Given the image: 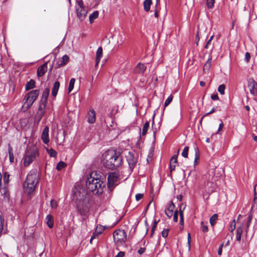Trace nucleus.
Returning <instances> with one entry per match:
<instances>
[{"instance_id": "obj_1", "label": "nucleus", "mask_w": 257, "mask_h": 257, "mask_svg": "<svg viewBox=\"0 0 257 257\" xmlns=\"http://www.w3.org/2000/svg\"><path fill=\"white\" fill-rule=\"evenodd\" d=\"M73 200L75 201L78 212L80 215L86 217L89 209V198L87 192L79 186L73 190Z\"/></svg>"}, {"instance_id": "obj_2", "label": "nucleus", "mask_w": 257, "mask_h": 257, "mask_svg": "<svg viewBox=\"0 0 257 257\" xmlns=\"http://www.w3.org/2000/svg\"><path fill=\"white\" fill-rule=\"evenodd\" d=\"M122 157L115 152H106L103 154L102 162L105 167L114 169L119 167L122 162Z\"/></svg>"}, {"instance_id": "obj_3", "label": "nucleus", "mask_w": 257, "mask_h": 257, "mask_svg": "<svg viewBox=\"0 0 257 257\" xmlns=\"http://www.w3.org/2000/svg\"><path fill=\"white\" fill-rule=\"evenodd\" d=\"M92 173L89 174L86 181V186L87 189L94 194L101 193L102 192L104 183L102 180L98 178H95L92 176Z\"/></svg>"}, {"instance_id": "obj_4", "label": "nucleus", "mask_w": 257, "mask_h": 257, "mask_svg": "<svg viewBox=\"0 0 257 257\" xmlns=\"http://www.w3.org/2000/svg\"><path fill=\"white\" fill-rule=\"evenodd\" d=\"M38 154L37 149L33 147L28 149L25 152L23 158V165L25 167L29 166L36 159Z\"/></svg>"}, {"instance_id": "obj_5", "label": "nucleus", "mask_w": 257, "mask_h": 257, "mask_svg": "<svg viewBox=\"0 0 257 257\" xmlns=\"http://www.w3.org/2000/svg\"><path fill=\"white\" fill-rule=\"evenodd\" d=\"M39 95V91L38 90H33L28 93L24 99L23 109L26 110L30 108L38 98Z\"/></svg>"}, {"instance_id": "obj_6", "label": "nucleus", "mask_w": 257, "mask_h": 257, "mask_svg": "<svg viewBox=\"0 0 257 257\" xmlns=\"http://www.w3.org/2000/svg\"><path fill=\"white\" fill-rule=\"evenodd\" d=\"M113 235L117 245H122L126 240V233L124 230H116L113 232Z\"/></svg>"}, {"instance_id": "obj_7", "label": "nucleus", "mask_w": 257, "mask_h": 257, "mask_svg": "<svg viewBox=\"0 0 257 257\" xmlns=\"http://www.w3.org/2000/svg\"><path fill=\"white\" fill-rule=\"evenodd\" d=\"M75 8L77 17L80 21H83L87 13V10L83 6V1H76Z\"/></svg>"}, {"instance_id": "obj_8", "label": "nucleus", "mask_w": 257, "mask_h": 257, "mask_svg": "<svg viewBox=\"0 0 257 257\" xmlns=\"http://www.w3.org/2000/svg\"><path fill=\"white\" fill-rule=\"evenodd\" d=\"M119 179L118 173L112 172L109 174L107 178V187L110 191L118 184Z\"/></svg>"}, {"instance_id": "obj_9", "label": "nucleus", "mask_w": 257, "mask_h": 257, "mask_svg": "<svg viewBox=\"0 0 257 257\" xmlns=\"http://www.w3.org/2000/svg\"><path fill=\"white\" fill-rule=\"evenodd\" d=\"M124 154L129 165L131 173L136 164L137 158L135 157L134 153L133 152L125 151L124 152Z\"/></svg>"}, {"instance_id": "obj_10", "label": "nucleus", "mask_w": 257, "mask_h": 257, "mask_svg": "<svg viewBox=\"0 0 257 257\" xmlns=\"http://www.w3.org/2000/svg\"><path fill=\"white\" fill-rule=\"evenodd\" d=\"M247 86L250 93L254 96L257 94V83L252 78L247 80Z\"/></svg>"}, {"instance_id": "obj_11", "label": "nucleus", "mask_w": 257, "mask_h": 257, "mask_svg": "<svg viewBox=\"0 0 257 257\" xmlns=\"http://www.w3.org/2000/svg\"><path fill=\"white\" fill-rule=\"evenodd\" d=\"M206 178L207 180L205 183V185L208 187H212L217 179V177L215 176L213 171H210L208 176H207Z\"/></svg>"}, {"instance_id": "obj_12", "label": "nucleus", "mask_w": 257, "mask_h": 257, "mask_svg": "<svg viewBox=\"0 0 257 257\" xmlns=\"http://www.w3.org/2000/svg\"><path fill=\"white\" fill-rule=\"evenodd\" d=\"M39 182V176L37 173L29 174L25 181L26 183H30L35 186H37Z\"/></svg>"}, {"instance_id": "obj_13", "label": "nucleus", "mask_w": 257, "mask_h": 257, "mask_svg": "<svg viewBox=\"0 0 257 257\" xmlns=\"http://www.w3.org/2000/svg\"><path fill=\"white\" fill-rule=\"evenodd\" d=\"M47 104V103H44V102L40 101L38 111L37 113V116L39 117V120L42 118L45 112V108L46 107Z\"/></svg>"}, {"instance_id": "obj_14", "label": "nucleus", "mask_w": 257, "mask_h": 257, "mask_svg": "<svg viewBox=\"0 0 257 257\" xmlns=\"http://www.w3.org/2000/svg\"><path fill=\"white\" fill-rule=\"evenodd\" d=\"M87 122L89 123H93L96 120V113L93 108L89 109L86 116Z\"/></svg>"}, {"instance_id": "obj_15", "label": "nucleus", "mask_w": 257, "mask_h": 257, "mask_svg": "<svg viewBox=\"0 0 257 257\" xmlns=\"http://www.w3.org/2000/svg\"><path fill=\"white\" fill-rule=\"evenodd\" d=\"M104 228L102 225H97L96 227L95 231L93 232V235L91 237L90 239V242L92 243V241L93 239L97 238L98 235L102 233L104 231Z\"/></svg>"}, {"instance_id": "obj_16", "label": "nucleus", "mask_w": 257, "mask_h": 257, "mask_svg": "<svg viewBox=\"0 0 257 257\" xmlns=\"http://www.w3.org/2000/svg\"><path fill=\"white\" fill-rule=\"evenodd\" d=\"M49 127L46 126L44 130H43L41 135V139L43 142L45 144H48L50 141L49 138Z\"/></svg>"}, {"instance_id": "obj_17", "label": "nucleus", "mask_w": 257, "mask_h": 257, "mask_svg": "<svg viewBox=\"0 0 257 257\" xmlns=\"http://www.w3.org/2000/svg\"><path fill=\"white\" fill-rule=\"evenodd\" d=\"M175 205L173 202H170L168 205L165 209V214L169 217L170 218L173 214Z\"/></svg>"}, {"instance_id": "obj_18", "label": "nucleus", "mask_w": 257, "mask_h": 257, "mask_svg": "<svg viewBox=\"0 0 257 257\" xmlns=\"http://www.w3.org/2000/svg\"><path fill=\"white\" fill-rule=\"evenodd\" d=\"M47 70V63H45L37 69V75L38 77H41L44 75Z\"/></svg>"}, {"instance_id": "obj_19", "label": "nucleus", "mask_w": 257, "mask_h": 257, "mask_svg": "<svg viewBox=\"0 0 257 257\" xmlns=\"http://www.w3.org/2000/svg\"><path fill=\"white\" fill-rule=\"evenodd\" d=\"M24 186L25 191L28 194H31L32 192H33L35 190L36 187L32 184L26 182H25Z\"/></svg>"}, {"instance_id": "obj_20", "label": "nucleus", "mask_w": 257, "mask_h": 257, "mask_svg": "<svg viewBox=\"0 0 257 257\" xmlns=\"http://www.w3.org/2000/svg\"><path fill=\"white\" fill-rule=\"evenodd\" d=\"M145 71V66L144 64L139 63L135 69L136 73L143 75Z\"/></svg>"}, {"instance_id": "obj_21", "label": "nucleus", "mask_w": 257, "mask_h": 257, "mask_svg": "<svg viewBox=\"0 0 257 257\" xmlns=\"http://www.w3.org/2000/svg\"><path fill=\"white\" fill-rule=\"evenodd\" d=\"M177 156L175 155L173 156H172L171 159L170 165V169L171 171H172L173 170H175L176 164H177Z\"/></svg>"}, {"instance_id": "obj_22", "label": "nucleus", "mask_w": 257, "mask_h": 257, "mask_svg": "<svg viewBox=\"0 0 257 257\" xmlns=\"http://www.w3.org/2000/svg\"><path fill=\"white\" fill-rule=\"evenodd\" d=\"M49 91L50 90L48 88H46L44 89L41 99V102L47 103V99L49 94Z\"/></svg>"}, {"instance_id": "obj_23", "label": "nucleus", "mask_w": 257, "mask_h": 257, "mask_svg": "<svg viewBox=\"0 0 257 257\" xmlns=\"http://www.w3.org/2000/svg\"><path fill=\"white\" fill-rule=\"evenodd\" d=\"M60 87V83L59 81H56L53 85L52 90V94L54 97H55L57 94L58 91L59 90Z\"/></svg>"}, {"instance_id": "obj_24", "label": "nucleus", "mask_w": 257, "mask_h": 257, "mask_svg": "<svg viewBox=\"0 0 257 257\" xmlns=\"http://www.w3.org/2000/svg\"><path fill=\"white\" fill-rule=\"evenodd\" d=\"M99 12L97 11H94L92 14H90L89 17L90 23H92L94 20L98 17Z\"/></svg>"}, {"instance_id": "obj_25", "label": "nucleus", "mask_w": 257, "mask_h": 257, "mask_svg": "<svg viewBox=\"0 0 257 257\" xmlns=\"http://www.w3.org/2000/svg\"><path fill=\"white\" fill-rule=\"evenodd\" d=\"M35 86V82L34 80L31 79L28 82L25 86L26 90H29L33 89Z\"/></svg>"}, {"instance_id": "obj_26", "label": "nucleus", "mask_w": 257, "mask_h": 257, "mask_svg": "<svg viewBox=\"0 0 257 257\" xmlns=\"http://www.w3.org/2000/svg\"><path fill=\"white\" fill-rule=\"evenodd\" d=\"M46 223H47V224L48 225V226L50 228H52L53 226V224H54L52 216L50 214L47 215V216L46 217Z\"/></svg>"}, {"instance_id": "obj_27", "label": "nucleus", "mask_w": 257, "mask_h": 257, "mask_svg": "<svg viewBox=\"0 0 257 257\" xmlns=\"http://www.w3.org/2000/svg\"><path fill=\"white\" fill-rule=\"evenodd\" d=\"M242 232H243V230H242V228L241 226L238 227L237 228L236 238V240L238 241H240L241 240Z\"/></svg>"}, {"instance_id": "obj_28", "label": "nucleus", "mask_w": 257, "mask_h": 257, "mask_svg": "<svg viewBox=\"0 0 257 257\" xmlns=\"http://www.w3.org/2000/svg\"><path fill=\"white\" fill-rule=\"evenodd\" d=\"M8 153H9V155L10 161L11 163L14 162V154L13 153V149L11 147V146H10V145H9Z\"/></svg>"}, {"instance_id": "obj_29", "label": "nucleus", "mask_w": 257, "mask_h": 257, "mask_svg": "<svg viewBox=\"0 0 257 257\" xmlns=\"http://www.w3.org/2000/svg\"><path fill=\"white\" fill-rule=\"evenodd\" d=\"M218 218V215L217 214H213L210 218V223L212 226H213L215 223L216 221Z\"/></svg>"}, {"instance_id": "obj_30", "label": "nucleus", "mask_w": 257, "mask_h": 257, "mask_svg": "<svg viewBox=\"0 0 257 257\" xmlns=\"http://www.w3.org/2000/svg\"><path fill=\"white\" fill-rule=\"evenodd\" d=\"M102 51H103V50H102V47H100L97 49L96 53V59H98V60L101 59V58L102 57Z\"/></svg>"}, {"instance_id": "obj_31", "label": "nucleus", "mask_w": 257, "mask_h": 257, "mask_svg": "<svg viewBox=\"0 0 257 257\" xmlns=\"http://www.w3.org/2000/svg\"><path fill=\"white\" fill-rule=\"evenodd\" d=\"M153 152L154 148L152 147L150 150V152L148 155V158L147 159V161L148 162V163H150V162L152 161V158L153 156Z\"/></svg>"}, {"instance_id": "obj_32", "label": "nucleus", "mask_w": 257, "mask_h": 257, "mask_svg": "<svg viewBox=\"0 0 257 257\" xmlns=\"http://www.w3.org/2000/svg\"><path fill=\"white\" fill-rule=\"evenodd\" d=\"M75 82V79L74 78H71L69 82V87H68V91L70 92L74 88V83Z\"/></svg>"}, {"instance_id": "obj_33", "label": "nucleus", "mask_w": 257, "mask_h": 257, "mask_svg": "<svg viewBox=\"0 0 257 257\" xmlns=\"http://www.w3.org/2000/svg\"><path fill=\"white\" fill-rule=\"evenodd\" d=\"M194 151H195V154L194 163H195V164H197V160L199 159V158L200 153H199V149L197 147L195 148Z\"/></svg>"}, {"instance_id": "obj_34", "label": "nucleus", "mask_w": 257, "mask_h": 257, "mask_svg": "<svg viewBox=\"0 0 257 257\" xmlns=\"http://www.w3.org/2000/svg\"><path fill=\"white\" fill-rule=\"evenodd\" d=\"M47 153L51 157H55L57 155V152L53 149H47Z\"/></svg>"}, {"instance_id": "obj_35", "label": "nucleus", "mask_w": 257, "mask_h": 257, "mask_svg": "<svg viewBox=\"0 0 257 257\" xmlns=\"http://www.w3.org/2000/svg\"><path fill=\"white\" fill-rule=\"evenodd\" d=\"M62 62L60 64V65L61 66H63V65H66V64L68 62V61H69V57L68 55H64L62 58Z\"/></svg>"}, {"instance_id": "obj_36", "label": "nucleus", "mask_w": 257, "mask_h": 257, "mask_svg": "<svg viewBox=\"0 0 257 257\" xmlns=\"http://www.w3.org/2000/svg\"><path fill=\"white\" fill-rule=\"evenodd\" d=\"M225 89V86L224 84L220 85L218 87V92L221 94L223 95L224 94V91Z\"/></svg>"}, {"instance_id": "obj_37", "label": "nucleus", "mask_w": 257, "mask_h": 257, "mask_svg": "<svg viewBox=\"0 0 257 257\" xmlns=\"http://www.w3.org/2000/svg\"><path fill=\"white\" fill-rule=\"evenodd\" d=\"M173 97L172 95H170L167 98V99L165 101V103H164L165 107H166L168 105H169V104L172 102V101L173 100Z\"/></svg>"}, {"instance_id": "obj_38", "label": "nucleus", "mask_w": 257, "mask_h": 257, "mask_svg": "<svg viewBox=\"0 0 257 257\" xmlns=\"http://www.w3.org/2000/svg\"><path fill=\"white\" fill-rule=\"evenodd\" d=\"M66 166V164L63 162H60L58 163L56 169L58 170H61L62 168H64Z\"/></svg>"}, {"instance_id": "obj_39", "label": "nucleus", "mask_w": 257, "mask_h": 257, "mask_svg": "<svg viewBox=\"0 0 257 257\" xmlns=\"http://www.w3.org/2000/svg\"><path fill=\"white\" fill-rule=\"evenodd\" d=\"M188 151H189V147L187 146L185 147L184 148L183 152L182 153V156L184 157V158H187Z\"/></svg>"}, {"instance_id": "obj_40", "label": "nucleus", "mask_w": 257, "mask_h": 257, "mask_svg": "<svg viewBox=\"0 0 257 257\" xmlns=\"http://www.w3.org/2000/svg\"><path fill=\"white\" fill-rule=\"evenodd\" d=\"M211 59L209 58L205 65H204V69H209L211 66Z\"/></svg>"}, {"instance_id": "obj_41", "label": "nucleus", "mask_w": 257, "mask_h": 257, "mask_svg": "<svg viewBox=\"0 0 257 257\" xmlns=\"http://www.w3.org/2000/svg\"><path fill=\"white\" fill-rule=\"evenodd\" d=\"M201 225L202 231L204 232H207L208 230L207 225L205 224V223L203 222H201Z\"/></svg>"}, {"instance_id": "obj_42", "label": "nucleus", "mask_w": 257, "mask_h": 257, "mask_svg": "<svg viewBox=\"0 0 257 257\" xmlns=\"http://www.w3.org/2000/svg\"><path fill=\"white\" fill-rule=\"evenodd\" d=\"M214 4V1H206V6L209 9L213 8Z\"/></svg>"}, {"instance_id": "obj_43", "label": "nucleus", "mask_w": 257, "mask_h": 257, "mask_svg": "<svg viewBox=\"0 0 257 257\" xmlns=\"http://www.w3.org/2000/svg\"><path fill=\"white\" fill-rule=\"evenodd\" d=\"M169 229H164L162 231V235L164 237H167L168 235Z\"/></svg>"}, {"instance_id": "obj_44", "label": "nucleus", "mask_w": 257, "mask_h": 257, "mask_svg": "<svg viewBox=\"0 0 257 257\" xmlns=\"http://www.w3.org/2000/svg\"><path fill=\"white\" fill-rule=\"evenodd\" d=\"M50 205L52 208H56L57 207V202L54 200H52L50 202Z\"/></svg>"}, {"instance_id": "obj_45", "label": "nucleus", "mask_w": 257, "mask_h": 257, "mask_svg": "<svg viewBox=\"0 0 257 257\" xmlns=\"http://www.w3.org/2000/svg\"><path fill=\"white\" fill-rule=\"evenodd\" d=\"M250 58V55L249 52H246L245 54L244 60L246 62H248Z\"/></svg>"}, {"instance_id": "obj_46", "label": "nucleus", "mask_w": 257, "mask_h": 257, "mask_svg": "<svg viewBox=\"0 0 257 257\" xmlns=\"http://www.w3.org/2000/svg\"><path fill=\"white\" fill-rule=\"evenodd\" d=\"M254 201L255 202L257 199V184H256L254 187Z\"/></svg>"}, {"instance_id": "obj_47", "label": "nucleus", "mask_w": 257, "mask_h": 257, "mask_svg": "<svg viewBox=\"0 0 257 257\" xmlns=\"http://www.w3.org/2000/svg\"><path fill=\"white\" fill-rule=\"evenodd\" d=\"M143 194H137L136 195V199L137 201H138L143 198Z\"/></svg>"}, {"instance_id": "obj_48", "label": "nucleus", "mask_w": 257, "mask_h": 257, "mask_svg": "<svg viewBox=\"0 0 257 257\" xmlns=\"http://www.w3.org/2000/svg\"><path fill=\"white\" fill-rule=\"evenodd\" d=\"M152 4V1H146V11H148L150 9V6Z\"/></svg>"}, {"instance_id": "obj_49", "label": "nucleus", "mask_w": 257, "mask_h": 257, "mask_svg": "<svg viewBox=\"0 0 257 257\" xmlns=\"http://www.w3.org/2000/svg\"><path fill=\"white\" fill-rule=\"evenodd\" d=\"M178 212L177 211H175L173 214V220L175 222H177L178 221Z\"/></svg>"}, {"instance_id": "obj_50", "label": "nucleus", "mask_w": 257, "mask_h": 257, "mask_svg": "<svg viewBox=\"0 0 257 257\" xmlns=\"http://www.w3.org/2000/svg\"><path fill=\"white\" fill-rule=\"evenodd\" d=\"M223 246V243H222L220 245V246L218 250V254L219 255H221V254H222Z\"/></svg>"}, {"instance_id": "obj_51", "label": "nucleus", "mask_w": 257, "mask_h": 257, "mask_svg": "<svg viewBox=\"0 0 257 257\" xmlns=\"http://www.w3.org/2000/svg\"><path fill=\"white\" fill-rule=\"evenodd\" d=\"M248 221L247 222V223H246V229H248L249 225H250V222H251V219H252V217L251 215H249L248 216Z\"/></svg>"}, {"instance_id": "obj_52", "label": "nucleus", "mask_w": 257, "mask_h": 257, "mask_svg": "<svg viewBox=\"0 0 257 257\" xmlns=\"http://www.w3.org/2000/svg\"><path fill=\"white\" fill-rule=\"evenodd\" d=\"M215 108H212V109L210 110V111H209V112H208V113H206L205 114H204V115H203V116L201 118V121L202 120L204 116H207V115H208L209 114H211V113H212L214 112H215Z\"/></svg>"}, {"instance_id": "obj_53", "label": "nucleus", "mask_w": 257, "mask_h": 257, "mask_svg": "<svg viewBox=\"0 0 257 257\" xmlns=\"http://www.w3.org/2000/svg\"><path fill=\"white\" fill-rule=\"evenodd\" d=\"M211 98L213 100H217L219 99L217 94H213L211 96Z\"/></svg>"}, {"instance_id": "obj_54", "label": "nucleus", "mask_w": 257, "mask_h": 257, "mask_svg": "<svg viewBox=\"0 0 257 257\" xmlns=\"http://www.w3.org/2000/svg\"><path fill=\"white\" fill-rule=\"evenodd\" d=\"M235 222H234V220L231 223V225H230V231L231 232H233V231L235 229Z\"/></svg>"}, {"instance_id": "obj_55", "label": "nucleus", "mask_w": 257, "mask_h": 257, "mask_svg": "<svg viewBox=\"0 0 257 257\" xmlns=\"http://www.w3.org/2000/svg\"><path fill=\"white\" fill-rule=\"evenodd\" d=\"M187 239H188V246H189V248H190V242H191V235H190V233H188V237H187Z\"/></svg>"}, {"instance_id": "obj_56", "label": "nucleus", "mask_w": 257, "mask_h": 257, "mask_svg": "<svg viewBox=\"0 0 257 257\" xmlns=\"http://www.w3.org/2000/svg\"><path fill=\"white\" fill-rule=\"evenodd\" d=\"M145 252V248H143V247H141L140 248L138 251V252L140 254H142L144 252Z\"/></svg>"}, {"instance_id": "obj_57", "label": "nucleus", "mask_w": 257, "mask_h": 257, "mask_svg": "<svg viewBox=\"0 0 257 257\" xmlns=\"http://www.w3.org/2000/svg\"><path fill=\"white\" fill-rule=\"evenodd\" d=\"M223 127V123L221 121V122L220 123V124L219 125V127H218V129L217 133H218L221 130V129Z\"/></svg>"}, {"instance_id": "obj_58", "label": "nucleus", "mask_w": 257, "mask_h": 257, "mask_svg": "<svg viewBox=\"0 0 257 257\" xmlns=\"http://www.w3.org/2000/svg\"><path fill=\"white\" fill-rule=\"evenodd\" d=\"M124 255V253L122 251H120L118 252V253L117 254L116 257H123Z\"/></svg>"}, {"instance_id": "obj_59", "label": "nucleus", "mask_w": 257, "mask_h": 257, "mask_svg": "<svg viewBox=\"0 0 257 257\" xmlns=\"http://www.w3.org/2000/svg\"><path fill=\"white\" fill-rule=\"evenodd\" d=\"M157 222L156 221H155L154 222L153 225L152 226V232H154V231L155 230L156 226H157Z\"/></svg>"}, {"instance_id": "obj_60", "label": "nucleus", "mask_w": 257, "mask_h": 257, "mask_svg": "<svg viewBox=\"0 0 257 257\" xmlns=\"http://www.w3.org/2000/svg\"><path fill=\"white\" fill-rule=\"evenodd\" d=\"M212 41L211 40H208L207 42L206 45L205 46V48L208 49L209 48V45L211 43Z\"/></svg>"}, {"instance_id": "obj_61", "label": "nucleus", "mask_w": 257, "mask_h": 257, "mask_svg": "<svg viewBox=\"0 0 257 257\" xmlns=\"http://www.w3.org/2000/svg\"><path fill=\"white\" fill-rule=\"evenodd\" d=\"M141 135L142 136H145V124H143V126H142Z\"/></svg>"}, {"instance_id": "obj_62", "label": "nucleus", "mask_w": 257, "mask_h": 257, "mask_svg": "<svg viewBox=\"0 0 257 257\" xmlns=\"http://www.w3.org/2000/svg\"><path fill=\"white\" fill-rule=\"evenodd\" d=\"M180 219H183V211H182L181 209L180 210Z\"/></svg>"}, {"instance_id": "obj_63", "label": "nucleus", "mask_w": 257, "mask_h": 257, "mask_svg": "<svg viewBox=\"0 0 257 257\" xmlns=\"http://www.w3.org/2000/svg\"><path fill=\"white\" fill-rule=\"evenodd\" d=\"M100 60H98V59H96V62H95V67L96 68L98 65V64L100 62Z\"/></svg>"}, {"instance_id": "obj_64", "label": "nucleus", "mask_w": 257, "mask_h": 257, "mask_svg": "<svg viewBox=\"0 0 257 257\" xmlns=\"http://www.w3.org/2000/svg\"><path fill=\"white\" fill-rule=\"evenodd\" d=\"M196 40L197 41V42H196V44H197V45H198V42L199 40V36H198V33H197V34L196 35Z\"/></svg>"}]
</instances>
